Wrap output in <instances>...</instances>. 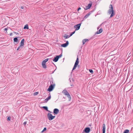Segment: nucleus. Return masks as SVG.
Segmentation results:
<instances>
[{
	"label": "nucleus",
	"instance_id": "nucleus-1",
	"mask_svg": "<svg viewBox=\"0 0 133 133\" xmlns=\"http://www.w3.org/2000/svg\"><path fill=\"white\" fill-rule=\"evenodd\" d=\"M62 92L65 95L67 96V97L68 98L69 101H70L71 99V96L67 91L66 90H64L62 91Z\"/></svg>",
	"mask_w": 133,
	"mask_h": 133
},
{
	"label": "nucleus",
	"instance_id": "nucleus-2",
	"mask_svg": "<svg viewBox=\"0 0 133 133\" xmlns=\"http://www.w3.org/2000/svg\"><path fill=\"white\" fill-rule=\"evenodd\" d=\"M55 86V84H51L47 89V91L49 92L52 91L54 88Z\"/></svg>",
	"mask_w": 133,
	"mask_h": 133
},
{
	"label": "nucleus",
	"instance_id": "nucleus-3",
	"mask_svg": "<svg viewBox=\"0 0 133 133\" xmlns=\"http://www.w3.org/2000/svg\"><path fill=\"white\" fill-rule=\"evenodd\" d=\"M78 60H79V59H78V56L77 58V59H76V62L75 63L74 65V66L72 69V71H73V70H75L76 69V68L77 66L79 63V61Z\"/></svg>",
	"mask_w": 133,
	"mask_h": 133
},
{
	"label": "nucleus",
	"instance_id": "nucleus-4",
	"mask_svg": "<svg viewBox=\"0 0 133 133\" xmlns=\"http://www.w3.org/2000/svg\"><path fill=\"white\" fill-rule=\"evenodd\" d=\"M49 60L48 58H46L45 60H44L42 63V65L43 67L45 69L46 68V63L47 62L48 60Z\"/></svg>",
	"mask_w": 133,
	"mask_h": 133
},
{
	"label": "nucleus",
	"instance_id": "nucleus-5",
	"mask_svg": "<svg viewBox=\"0 0 133 133\" xmlns=\"http://www.w3.org/2000/svg\"><path fill=\"white\" fill-rule=\"evenodd\" d=\"M109 8L110 9L108 11V13L109 14H110L112 12H114V11L113 10V8L112 4H110V5Z\"/></svg>",
	"mask_w": 133,
	"mask_h": 133
},
{
	"label": "nucleus",
	"instance_id": "nucleus-6",
	"mask_svg": "<svg viewBox=\"0 0 133 133\" xmlns=\"http://www.w3.org/2000/svg\"><path fill=\"white\" fill-rule=\"evenodd\" d=\"M90 129L89 128L86 127L83 130L82 133H85V132L86 133H88L90 132Z\"/></svg>",
	"mask_w": 133,
	"mask_h": 133
},
{
	"label": "nucleus",
	"instance_id": "nucleus-7",
	"mask_svg": "<svg viewBox=\"0 0 133 133\" xmlns=\"http://www.w3.org/2000/svg\"><path fill=\"white\" fill-rule=\"evenodd\" d=\"M81 25V24L80 23L74 26V28H76L75 30H77L80 29Z\"/></svg>",
	"mask_w": 133,
	"mask_h": 133
},
{
	"label": "nucleus",
	"instance_id": "nucleus-8",
	"mask_svg": "<svg viewBox=\"0 0 133 133\" xmlns=\"http://www.w3.org/2000/svg\"><path fill=\"white\" fill-rule=\"evenodd\" d=\"M48 117L49 120H52V115L50 113H48Z\"/></svg>",
	"mask_w": 133,
	"mask_h": 133
},
{
	"label": "nucleus",
	"instance_id": "nucleus-9",
	"mask_svg": "<svg viewBox=\"0 0 133 133\" xmlns=\"http://www.w3.org/2000/svg\"><path fill=\"white\" fill-rule=\"evenodd\" d=\"M69 44V43L68 41H66L65 43L62 44L61 46L63 47H66Z\"/></svg>",
	"mask_w": 133,
	"mask_h": 133
},
{
	"label": "nucleus",
	"instance_id": "nucleus-10",
	"mask_svg": "<svg viewBox=\"0 0 133 133\" xmlns=\"http://www.w3.org/2000/svg\"><path fill=\"white\" fill-rule=\"evenodd\" d=\"M92 4L91 3H89L88 4V5L86 6V8H84V9L85 10H87V9H89L91 6Z\"/></svg>",
	"mask_w": 133,
	"mask_h": 133
},
{
	"label": "nucleus",
	"instance_id": "nucleus-11",
	"mask_svg": "<svg viewBox=\"0 0 133 133\" xmlns=\"http://www.w3.org/2000/svg\"><path fill=\"white\" fill-rule=\"evenodd\" d=\"M24 39H23L21 41V42L20 43V46L22 47L24 45Z\"/></svg>",
	"mask_w": 133,
	"mask_h": 133
},
{
	"label": "nucleus",
	"instance_id": "nucleus-12",
	"mask_svg": "<svg viewBox=\"0 0 133 133\" xmlns=\"http://www.w3.org/2000/svg\"><path fill=\"white\" fill-rule=\"evenodd\" d=\"M105 124L104 123L103 124L102 131L103 133H105Z\"/></svg>",
	"mask_w": 133,
	"mask_h": 133
},
{
	"label": "nucleus",
	"instance_id": "nucleus-13",
	"mask_svg": "<svg viewBox=\"0 0 133 133\" xmlns=\"http://www.w3.org/2000/svg\"><path fill=\"white\" fill-rule=\"evenodd\" d=\"M58 60V55H57L56 57H55L53 59V61L55 62H56Z\"/></svg>",
	"mask_w": 133,
	"mask_h": 133
},
{
	"label": "nucleus",
	"instance_id": "nucleus-14",
	"mask_svg": "<svg viewBox=\"0 0 133 133\" xmlns=\"http://www.w3.org/2000/svg\"><path fill=\"white\" fill-rule=\"evenodd\" d=\"M53 113L55 114H57L58 113V109L55 108L54 110Z\"/></svg>",
	"mask_w": 133,
	"mask_h": 133
},
{
	"label": "nucleus",
	"instance_id": "nucleus-15",
	"mask_svg": "<svg viewBox=\"0 0 133 133\" xmlns=\"http://www.w3.org/2000/svg\"><path fill=\"white\" fill-rule=\"evenodd\" d=\"M51 98V96L50 95V96L48 97L47 98H46V99L44 100L45 102L46 103L48 101L49 99H50Z\"/></svg>",
	"mask_w": 133,
	"mask_h": 133
},
{
	"label": "nucleus",
	"instance_id": "nucleus-16",
	"mask_svg": "<svg viewBox=\"0 0 133 133\" xmlns=\"http://www.w3.org/2000/svg\"><path fill=\"white\" fill-rule=\"evenodd\" d=\"M89 41V40L87 39H84L82 40V43H83V45L87 41Z\"/></svg>",
	"mask_w": 133,
	"mask_h": 133
},
{
	"label": "nucleus",
	"instance_id": "nucleus-17",
	"mask_svg": "<svg viewBox=\"0 0 133 133\" xmlns=\"http://www.w3.org/2000/svg\"><path fill=\"white\" fill-rule=\"evenodd\" d=\"M102 31V28L100 29L99 31H97L96 33V34H98L101 33Z\"/></svg>",
	"mask_w": 133,
	"mask_h": 133
},
{
	"label": "nucleus",
	"instance_id": "nucleus-18",
	"mask_svg": "<svg viewBox=\"0 0 133 133\" xmlns=\"http://www.w3.org/2000/svg\"><path fill=\"white\" fill-rule=\"evenodd\" d=\"M42 108H43L44 109L46 110L47 111H48L49 112H50V111L48 109V108L46 106H43V107Z\"/></svg>",
	"mask_w": 133,
	"mask_h": 133
},
{
	"label": "nucleus",
	"instance_id": "nucleus-19",
	"mask_svg": "<svg viewBox=\"0 0 133 133\" xmlns=\"http://www.w3.org/2000/svg\"><path fill=\"white\" fill-rule=\"evenodd\" d=\"M91 14V13L90 12H89L88 14H87L85 15L84 18L85 19L87 18Z\"/></svg>",
	"mask_w": 133,
	"mask_h": 133
},
{
	"label": "nucleus",
	"instance_id": "nucleus-20",
	"mask_svg": "<svg viewBox=\"0 0 133 133\" xmlns=\"http://www.w3.org/2000/svg\"><path fill=\"white\" fill-rule=\"evenodd\" d=\"M50 84H55L54 83V82L52 78L51 79L50 81Z\"/></svg>",
	"mask_w": 133,
	"mask_h": 133
},
{
	"label": "nucleus",
	"instance_id": "nucleus-21",
	"mask_svg": "<svg viewBox=\"0 0 133 133\" xmlns=\"http://www.w3.org/2000/svg\"><path fill=\"white\" fill-rule=\"evenodd\" d=\"M14 41L15 42H17L18 41L17 37H15L14 38Z\"/></svg>",
	"mask_w": 133,
	"mask_h": 133
},
{
	"label": "nucleus",
	"instance_id": "nucleus-22",
	"mask_svg": "<svg viewBox=\"0 0 133 133\" xmlns=\"http://www.w3.org/2000/svg\"><path fill=\"white\" fill-rule=\"evenodd\" d=\"M63 37L64 38H67L69 37V36H68V35L66 34H64Z\"/></svg>",
	"mask_w": 133,
	"mask_h": 133
},
{
	"label": "nucleus",
	"instance_id": "nucleus-23",
	"mask_svg": "<svg viewBox=\"0 0 133 133\" xmlns=\"http://www.w3.org/2000/svg\"><path fill=\"white\" fill-rule=\"evenodd\" d=\"M24 29H29L28 25V24H26V25H25L24 27Z\"/></svg>",
	"mask_w": 133,
	"mask_h": 133
},
{
	"label": "nucleus",
	"instance_id": "nucleus-24",
	"mask_svg": "<svg viewBox=\"0 0 133 133\" xmlns=\"http://www.w3.org/2000/svg\"><path fill=\"white\" fill-rule=\"evenodd\" d=\"M110 16V17H112L115 14V13L114 12V11L112 12Z\"/></svg>",
	"mask_w": 133,
	"mask_h": 133
},
{
	"label": "nucleus",
	"instance_id": "nucleus-25",
	"mask_svg": "<svg viewBox=\"0 0 133 133\" xmlns=\"http://www.w3.org/2000/svg\"><path fill=\"white\" fill-rule=\"evenodd\" d=\"M129 130L128 129H126L125 130L124 132L123 133H129Z\"/></svg>",
	"mask_w": 133,
	"mask_h": 133
},
{
	"label": "nucleus",
	"instance_id": "nucleus-26",
	"mask_svg": "<svg viewBox=\"0 0 133 133\" xmlns=\"http://www.w3.org/2000/svg\"><path fill=\"white\" fill-rule=\"evenodd\" d=\"M75 32V31L72 32L70 35H69V37H70L72 36L73 34H74Z\"/></svg>",
	"mask_w": 133,
	"mask_h": 133
},
{
	"label": "nucleus",
	"instance_id": "nucleus-27",
	"mask_svg": "<svg viewBox=\"0 0 133 133\" xmlns=\"http://www.w3.org/2000/svg\"><path fill=\"white\" fill-rule=\"evenodd\" d=\"M11 119V117L10 116L8 117L7 118V121H10Z\"/></svg>",
	"mask_w": 133,
	"mask_h": 133
},
{
	"label": "nucleus",
	"instance_id": "nucleus-28",
	"mask_svg": "<svg viewBox=\"0 0 133 133\" xmlns=\"http://www.w3.org/2000/svg\"><path fill=\"white\" fill-rule=\"evenodd\" d=\"M22 48H23L21 46H20L19 45V46H18V48L17 49V50H19V49H20V48L22 49Z\"/></svg>",
	"mask_w": 133,
	"mask_h": 133
},
{
	"label": "nucleus",
	"instance_id": "nucleus-29",
	"mask_svg": "<svg viewBox=\"0 0 133 133\" xmlns=\"http://www.w3.org/2000/svg\"><path fill=\"white\" fill-rule=\"evenodd\" d=\"M46 128H44L43 130L42 131V132H43L44 131H46Z\"/></svg>",
	"mask_w": 133,
	"mask_h": 133
},
{
	"label": "nucleus",
	"instance_id": "nucleus-30",
	"mask_svg": "<svg viewBox=\"0 0 133 133\" xmlns=\"http://www.w3.org/2000/svg\"><path fill=\"white\" fill-rule=\"evenodd\" d=\"M89 71L92 74L93 73V71L92 69H89Z\"/></svg>",
	"mask_w": 133,
	"mask_h": 133
},
{
	"label": "nucleus",
	"instance_id": "nucleus-31",
	"mask_svg": "<svg viewBox=\"0 0 133 133\" xmlns=\"http://www.w3.org/2000/svg\"><path fill=\"white\" fill-rule=\"evenodd\" d=\"M38 92H36L34 93V95H37L38 94Z\"/></svg>",
	"mask_w": 133,
	"mask_h": 133
},
{
	"label": "nucleus",
	"instance_id": "nucleus-32",
	"mask_svg": "<svg viewBox=\"0 0 133 133\" xmlns=\"http://www.w3.org/2000/svg\"><path fill=\"white\" fill-rule=\"evenodd\" d=\"M26 123L27 122L26 121L23 123V124H24V125H25L26 124Z\"/></svg>",
	"mask_w": 133,
	"mask_h": 133
},
{
	"label": "nucleus",
	"instance_id": "nucleus-33",
	"mask_svg": "<svg viewBox=\"0 0 133 133\" xmlns=\"http://www.w3.org/2000/svg\"><path fill=\"white\" fill-rule=\"evenodd\" d=\"M62 56V54H61L59 55V58H60Z\"/></svg>",
	"mask_w": 133,
	"mask_h": 133
},
{
	"label": "nucleus",
	"instance_id": "nucleus-34",
	"mask_svg": "<svg viewBox=\"0 0 133 133\" xmlns=\"http://www.w3.org/2000/svg\"><path fill=\"white\" fill-rule=\"evenodd\" d=\"M24 7L25 6H21V8L22 9H24Z\"/></svg>",
	"mask_w": 133,
	"mask_h": 133
},
{
	"label": "nucleus",
	"instance_id": "nucleus-35",
	"mask_svg": "<svg viewBox=\"0 0 133 133\" xmlns=\"http://www.w3.org/2000/svg\"><path fill=\"white\" fill-rule=\"evenodd\" d=\"M55 117V116H52V120L54 119Z\"/></svg>",
	"mask_w": 133,
	"mask_h": 133
},
{
	"label": "nucleus",
	"instance_id": "nucleus-36",
	"mask_svg": "<svg viewBox=\"0 0 133 133\" xmlns=\"http://www.w3.org/2000/svg\"><path fill=\"white\" fill-rule=\"evenodd\" d=\"M81 9V8L80 7H79L77 11H78L79 10Z\"/></svg>",
	"mask_w": 133,
	"mask_h": 133
},
{
	"label": "nucleus",
	"instance_id": "nucleus-37",
	"mask_svg": "<svg viewBox=\"0 0 133 133\" xmlns=\"http://www.w3.org/2000/svg\"><path fill=\"white\" fill-rule=\"evenodd\" d=\"M8 30V29L6 28H5L4 29V30H5V31H7Z\"/></svg>",
	"mask_w": 133,
	"mask_h": 133
},
{
	"label": "nucleus",
	"instance_id": "nucleus-38",
	"mask_svg": "<svg viewBox=\"0 0 133 133\" xmlns=\"http://www.w3.org/2000/svg\"><path fill=\"white\" fill-rule=\"evenodd\" d=\"M70 86H71V87H72V86H73V84H71Z\"/></svg>",
	"mask_w": 133,
	"mask_h": 133
},
{
	"label": "nucleus",
	"instance_id": "nucleus-39",
	"mask_svg": "<svg viewBox=\"0 0 133 133\" xmlns=\"http://www.w3.org/2000/svg\"><path fill=\"white\" fill-rule=\"evenodd\" d=\"M72 81H74V79H72Z\"/></svg>",
	"mask_w": 133,
	"mask_h": 133
},
{
	"label": "nucleus",
	"instance_id": "nucleus-40",
	"mask_svg": "<svg viewBox=\"0 0 133 133\" xmlns=\"http://www.w3.org/2000/svg\"><path fill=\"white\" fill-rule=\"evenodd\" d=\"M89 125V126H91V124H90Z\"/></svg>",
	"mask_w": 133,
	"mask_h": 133
},
{
	"label": "nucleus",
	"instance_id": "nucleus-41",
	"mask_svg": "<svg viewBox=\"0 0 133 133\" xmlns=\"http://www.w3.org/2000/svg\"><path fill=\"white\" fill-rule=\"evenodd\" d=\"M17 34H18V33H17L16 34L17 35Z\"/></svg>",
	"mask_w": 133,
	"mask_h": 133
},
{
	"label": "nucleus",
	"instance_id": "nucleus-42",
	"mask_svg": "<svg viewBox=\"0 0 133 133\" xmlns=\"http://www.w3.org/2000/svg\"><path fill=\"white\" fill-rule=\"evenodd\" d=\"M12 35V33H11V34H10V35Z\"/></svg>",
	"mask_w": 133,
	"mask_h": 133
}]
</instances>
